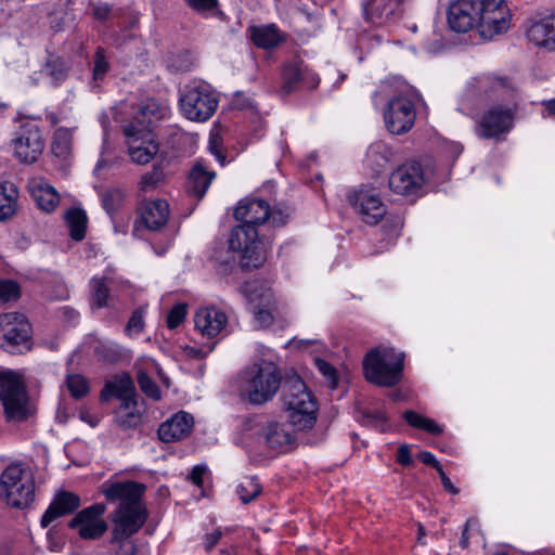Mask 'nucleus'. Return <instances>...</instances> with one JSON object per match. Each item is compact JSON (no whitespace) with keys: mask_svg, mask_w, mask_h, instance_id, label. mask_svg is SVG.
Segmentation results:
<instances>
[{"mask_svg":"<svg viewBox=\"0 0 555 555\" xmlns=\"http://www.w3.org/2000/svg\"><path fill=\"white\" fill-rule=\"evenodd\" d=\"M291 209L286 206L270 207L260 198H244L234 209V218L242 222L232 229L229 237V248L241 254L240 267L243 271L262 267L267 260L268 248L259 238L257 227L269 221L272 227L286 224Z\"/></svg>","mask_w":555,"mask_h":555,"instance_id":"1","label":"nucleus"},{"mask_svg":"<svg viewBox=\"0 0 555 555\" xmlns=\"http://www.w3.org/2000/svg\"><path fill=\"white\" fill-rule=\"evenodd\" d=\"M447 17L453 31L476 29L482 39L491 40L509 29L512 13L505 0H453Z\"/></svg>","mask_w":555,"mask_h":555,"instance_id":"2","label":"nucleus"},{"mask_svg":"<svg viewBox=\"0 0 555 555\" xmlns=\"http://www.w3.org/2000/svg\"><path fill=\"white\" fill-rule=\"evenodd\" d=\"M145 486L135 481H112L103 485V494L116 508L109 514L114 539L131 538L149 518L142 500Z\"/></svg>","mask_w":555,"mask_h":555,"instance_id":"3","label":"nucleus"},{"mask_svg":"<svg viewBox=\"0 0 555 555\" xmlns=\"http://www.w3.org/2000/svg\"><path fill=\"white\" fill-rule=\"evenodd\" d=\"M282 405L289 424L297 430H309L317 423L318 401L304 380L294 375L282 385Z\"/></svg>","mask_w":555,"mask_h":555,"instance_id":"4","label":"nucleus"},{"mask_svg":"<svg viewBox=\"0 0 555 555\" xmlns=\"http://www.w3.org/2000/svg\"><path fill=\"white\" fill-rule=\"evenodd\" d=\"M404 353L392 347L371 349L363 359V372L367 382L380 387H393L400 383Z\"/></svg>","mask_w":555,"mask_h":555,"instance_id":"5","label":"nucleus"},{"mask_svg":"<svg viewBox=\"0 0 555 555\" xmlns=\"http://www.w3.org/2000/svg\"><path fill=\"white\" fill-rule=\"evenodd\" d=\"M0 498L12 508H28L35 501V478L24 463L9 465L0 475Z\"/></svg>","mask_w":555,"mask_h":555,"instance_id":"6","label":"nucleus"},{"mask_svg":"<svg viewBox=\"0 0 555 555\" xmlns=\"http://www.w3.org/2000/svg\"><path fill=\"white\" fill-rule=\"evenodd\" d=\"M281 382L278 367L272 362H261L245 371L242 396L250 404L261 405L275 396Z\"/></svg>","mask_w":555,"mask_h":555,"instance_id":"7","label":"nucleus"},{"mask_svg":"<svg viewBox=\"0 0 555 555\" xmlns=\"http://www.w3.org/2000/svg\"><path fill=\"white\" fill-rule=\"evenodd\" d=\"M0 400L11 422H24L33 414L23 377L13 371H0Z\"/></svg>","mask_w":555,"mask_h":555,"instance_id":"8","label":"nucleus"},{"mask_svg":"<svg viewBox=\"0 0 555 555\" xmlns=\"http://www.w3.org/2000/svg\"><path fill=\"white\" fill-rule=\"evenodd\" d=\"M179 103L188 119L203 122L215 114L219 100L208 85L194 83L185 87Z\"/></svg>","mask_w":555,"mask_h":555,"instance_id":"9","label":"nucleus"},{"mask_svg":"<svg viewBox=\"0 0 555 555\" xmlns=\"http://www.w3.org/2000/svg\"><path fill=\"white\" fill-rule=\"evenodd\" d=\"M420 99V93L412 90L408 94H398L387 102L384 120L389 132L403 134L412 129L416 119L415 101Z\"/></svg>","mask_w":555,"mask_h":555,"instance_id":"10","label":"nucleus"},{"mask_svg":"<svg viewBox=\"0 0 555 555\" xmlns=\"http://www.w3.org/2000/svg\"><path fill=\"white\" fill-rule=\"evenodd\" d=\"M31 326L23 314L9 312L0 315V346L11 353L29 350Z\"/></svg>","mask_w":555,"mask_h":555,"instance_id":"11","label":"nucleus"},{"mask_svg":"<svg viewBox=\"0 0 555 555\" xmlns=\"http://www.w3.org/2000/svg\"><path fill=\"white\" fill-rule=\"evenodd\" d=\"M514 111L511 107L492 106L476 121L475 132L481 139L502 140L513 128Z\"/></svg>","mask_w":555,"mask_h":555,"instance_id":"12","label":"nucleus"},{"mask_svg":"<svg viewBox=\"0 0 555 555\" xmlns=\"http://www.w3.org/2000/svg\"><path fill=\"white\" fill-rule=\"evenodd\" d=\"M475 92L489 100L514 103L517 98V88L513 80L496 74H483L474 78Z\"/></svg>","mask_w":555,"mask_h":555,"instance_id":"13","label":"nucleus"},{"mask_svg":"<svg viewBox=\"0 0 555 555\" xmlns=\"http://www.w3.org/2000/svg\"><path fill=\"white\" fill-rule=\"evenodd\" d=\"M105 505L96 503L77 513L68 522V527L76 529L81 539L95 540L101 538L107 530V524L102 519L105 513Z\"/></svg>","mask_w":555,"mask_h":555,"instance_id":"14","label":"nucleus"},{"mask_svg":"<svg viewBox=\"0 0 555 555\" xmlns=\"http://www.w3.org/2000/svg\"><path fill=\"white\" fill-rule=\"evenodd\" d=\"M425 184L423 166L415 160L399 166L389 177V188L400 195H416Z\"/></svg>","mask_w":555,"mask_h":555,"instance_id":"15","label":"nucleus"},{"mask_svg":"<svg viewBox=\"0 0 555 555\" xmlns=\"http://www.w3.org/2000/svg\"><path fill=\"white\" fill-rule=\"evenodd\" d=\"M127 138L128 153L132 162L139 165L150 163L158 152V143L153 131H138L134 126H124Z\"/></svg>","mask_w":555,"mask_h":555,"instance_id":"16","label":"nucleus"},{"mask_svg":"<svg viewBox=\"0 0 555 555\" xmlns=\"http://www.w3.org/2000/svg\"><path fill=\"white\" fill-rule=\"evenodd\" d=\"M13 144L17 159L25 164H33L42 154L44 140L37 126L26 124L21 126Z\"/></svg>","mask_w":555,"mask_h":555,"instance_id":"17","label":"nucleus"},{"mask_svg":"<svg viewBox=\"0 0 555 555\" xmlns=\"http://www.w3.org/2000/svg\"><path fill=\"white\" fill-rule=\"evenodd\" d=\"M320 83V77L308 68L304 62L287 63L283 68L282 92L289 94L294 91L306 89L313 90Z\"/></svg>","mask_w":555,"mask_h":555,"instance_id":"18","label":"nucleus"},{"mask_svg":"<svg viewBox=\"0 0 555 555\" xmlns=\"http://www.w3.org/2000/svg\"><path fill=\"white\" fill-rule=\"evenodd\" d=\"M348 199L367 224L374 225L378 223L386 214L385 205L380 198L370 191H354L348 196Z\"/></svg>","mask_w":555,"mask_h":555,"instance_id":"19","label":"nucleus"},{"mask_svg":"<svg viewBox=\"0 0 555 555\" xmlns=\"http://www.w3.org/2000/svg\"><path fill=\"white\" fill-rule=\"evenodd\" d=\"M168 105L154 99L141 102L133 118L125 126H134L138 131H153L155 125L169 115Z\"/></svg>","mask_w":555,"mask_h":555,"instance_id":"20","label":"nucleus"},{"mask_svg":"<svg viewBox=\"0 0 555 555\" xmlns=\"http://www.w3.org/2000/svg\"><path fill=\"white\" fill-rule=\"evenodd\" d=\"M526 36L535 47L555 52V14L530 20Z\"/></svg>","mask_w":555,"mask_h":555,"instance_id":"21","label":"nucleus"},{"mask_svg":"<svg viewBox=\"0 0 555 555\" xmlns=\"http://www.w3.org/2000/svg\"><path fill=\"white\" fill-rule=\"evenodd\" d=\"M258 436L268 448L280 452H286L295 442V436L286 424L275 421L263 424Z\"/></svg>","mask_w":555,"mask_h":555,"instance_id":"22","label":"nucleus"},{"mask_svg":"<svg viewBox=\"0 0 555 555\" xmlns=\"http://www.w3.org/2000/svg\"><path fill=\"white\" fill-rule=\"evenodd\" d=\"M194 425L193 416L184 411L178 412L171 418L160 424L158 437L164 442H173L190 435Z\"/></svg>","mask_w":555,"mask_h":555,"instance_id":"23","label":"nucleus"},{"mask_svg":"<svg viewBox=\"0 0 555 555\" xmlns=\"http://www.w3.org/2000/svg\"><path fill=\"white\" fill-rule=\"evenodd\" d=\"M227 322V314L215 307L202 308L194 315L195 328L208 338L216 337L224 328Z\"/></svg>","mask_w":555,"mask_h":555,"instance_id":"24","label":"nucleus"},{"mask_svg":"<svg viewBox=\"0 0 555 555\" xmlns=\"http://www.w3.org/2000/svg\"><path fill=\"white\" fill-rule=\"evenodd\" d=\"M215 178L216 172L208 169L206 162L203 158L196 159L188 176V193L197 199H202Z\"/></svg>","mask_w":555,"mask_h":555,"instance_id":"25","label":"nucleus"},{"mask_svg":"<svg viewBox=\"0 0 555 555\" xmlns=\"http://www.w3.org/2000/svg\"><path fill=\"white\" fill-rule=\"evenodd\" d=\"M51 154L56 166L66 172L73 159V129L60 127L54 131L51 141Z\"/></svg>","mask_w":555,"mask_h":555,"instance_id":"26","label":"nucleus"},{"mask_svg":"<svg viewBox=\"0 0 555 555\" xmlns=\"http://www.w3.org/2000/svg\"><path fill=\"white\" fill-rule=\"evenodd\" d=\"M80 506V498L68 491L57 493L41 517V527L47 528L53 520L76 511Z\"/></svg>","mask_w":555,"mask_h":555,"instance_id":"27","label":"nucleus"},{"mask_svg":"<svg viewBox=\"0 0 555 555\" xmlns=\"http://www.w3.org/2000/svg\"><path fill=\"white\" fill-rule=\"evenodd\" d=\"M169 204L165 199L146 201L140 208V218L146 229L160 230L169 219Z\"/></svg>","mask_w":555,"mask_h":555,"instance_id":"28","label":"nucleus"},{"mask_svg":"<svg viewBox=\"0 0 555 555\" xmlns=\"http://www.w3.org/2000/svg\"><path fill=\"white\" fill-rule=\"evenodd\" d=\"M253 314L261 328H267L282 319L281 307L270 293L261 295L259 302L253 306Z\"/></svg>","mask_w":555,"mask_h":555,"instance_id":"29","label":"nucleus"},{"mask_svg":"<svg viewBox=\"0 0 555 555\" xmlns=\"http://www.w3.org/2000/svg\"><path fill=\"white\" fill-rule=\"evenodd\" d=\"M249 30L253 43L264 50L273 49L286 39V35L275 24L253 26Z\"/></svg>","mask_w":555,"mask_h":555,"instance_id":"30","label":"nucleus"},{"mask_svg":"<svg viewBox=\"0 0 555 555\" xmlns=\"http://www.w3.org/2000/svg\"><path fill=\"white\" fill-rule=\"evenodd\" d=\"M30 194L37 206L46 212L54 210L60 203V195L56 190L44 181L33 182Z\"/></svg>","mask_w":555,"mask_h":555,"instance_id":"31","label":"nucleus"},{"mask_svg":"<svg viewBox=\"0 0 555 555\" xmlns=\"http://www.w3.org/2000/svg\"><path fill=\"white\" fill-rule=\"evenodd\" d=\"M133 391H135V386L131 376L124 373L105 383L100 393V400L105 402L112 397L120 399Z\"/></svg>","mask_w":555,"mask_h":555,"instance_id":"32","label":"nucleus"},{"mask_svg":"<svg viewBox=\"0 0 555 555\" xmlns=\"http://www.w3.org/2000/svg\"><path fill=\"white\" fill-rule=\"evenodd\" d=\"M17 190L13 184H0V221H7L16 214Z\"/></svg>","mask_w":555,"mask_h":555,"instance_id":"33","label":"nucleus"},{"mask_svg":"<svg viewBox=\"0 0 555 555\" xmlns=\"http://www.w3.org/2000/svg\"><path fill=\"white\" fill-rule=\"evenodd\" d=\"M87 215L80 208H72L66 212L69 235L74 241H82L87 230Z\"/></svg>","mask_w":555,"mask_h":555,"instance_id":"34","label":"nucleus"},{"mask_svg":"<svg viewBox=\"0 0 555 555\" xmlns=\"http://www.w3.org/2000/svg\"><path fill=\"white\" fill-rule=\"evenodd\" d=\"M94 353L99 360L115 364L121 361L127 354L126 350L115 341H100L94 348Z\"/></svg>","mask_w":555,"mask_h":555,"instance_id":"35","label":"nucleus"},{"mask_svg":"<svg viewBox=\"0 0 555 555\" xmlns=\"http://www.w3.org/2000/svg\"><path fill=\"white\" fill-rule=\"evenodd\" d=\"M109 288L104 278H92L90 280V304L92 309L107 307Z\"/></svg>","mask_w":555,"mask_h":555,"instance_id":"36","label":"nucleus"},{"mask_svg":"<svg viewBox=\"0 0 555 555\" xmlns=\"http://www.w3.org/2000/svg\"><path fill=\"white\" fill-rule=\"evenodd\" d=\"M102 207L112 217L124 205L126 192L120 188H109L100 193Z\"/></svg>","mask_w":555,"mask_h":555,"instance_id":"37","label":"nucleus"},{"mask_svg":"<svg viewBox=\"0 0 555 555\" xmlns=\"http://www.w3.org/2000/svg\"><path fill=\"white\" fill-rule=\"evenodd\" d=\"M43 70L51 78L52 85L56 87L67 78L69 65L64 59L52 56L47 61Z\"/></svg>","mask_w":555,"mask_h":555,"instance_id":"38","label":"nucleus"},{"mask_svg":"<svg viewBox=\"0 0 555 555\" xmlns=\"http://www.w3.org/2000/svg\"><path fill=\"white\" fill-rule=\"evenodd\" d=\"M403 417L405 422L414 428L425 430L433 435H440L442 433L441 426L434 420L427 418L414 411H405Z\"/></svg>","mask_w":555,"mask_h":555,"instance_id":"39","label":"nucleus"},{"mask_svg":"<svg viewBox=\"0 0 555 555\" xmlns=\"http://www.w3.org/2000/svg\"><path fill=\"white\" fill-rule=\"evenodd\" d=\"M236 492L242 503L247 504L261 493V486L256 477H245L237 486Z\"/></svg>","mask_w":555,"mask_h":555,"instance_id":"40","label":"nucleus"},{"mask_svg":"<svg viewBox=\"0 0 555 555\" xmlns=\"http://www.w3.org/2000/svg\"><path fill=\"white\" fill-rule=\"evenodd\" d=\"M66 385L70 396L75 399L87 396L90 389L87 378L80 374L68 375Z\"/></svg>","mask_w":555,"mask_h":555,"instance_id":"41","label":"nucleus"},{"mask_svg":"<svg viewBox=\"0 0 555 555\" xmlns=\"http://www.w3.org/2000/svg\"><path fill=\"white\" fill-rule=\"evenodd\" d=\"M115 421L121 429H133L141 424L142 415L138 409L115 412Z\"/></svg>","mask_w":555,"mask_h":555,"instance_id":"42","label":"nucleus"},{"mask_svg":"<svg viewBox=\"0 0 555 555\" xmlns=\"http://www.w3.org/2000/svg\"><path fill=\"white\" fill-rule=\"evenodd\" d=\"M137 379L141 391L145 396L154 400L160 399V389L157 386V384L149 376L147 373H145L144 371H140L138 373Z\"/></svg>","mask_w":555,"mask_h":555,"instance_id":"43","label":"nucleus"},{"mask_svg":"<svg viewBox=\"0 0 555 555\" xmlns=\"http://www.w3.org/2000/svg\"><path fill=\"white\" fill-rule=\"evenodd\" d=\"M144 315H145V308L139 307L137 308L125 328V332L129 336L139 335L143 332L144 328Z\"/></svg>","mask_w":555,"mask_h":555,"instance_id":"44","label":"nucleus"},{"mask_svg":"<svg viewBox=\"0 0 555 555\" xmlns=\"http://www.w3.org/2000/svg\"><path fill=\"white\" fill-rule=\"evenodd\" d=\"M314 363L320 373L326 378L330 388L335 389L338 385V374L336 369L331 363L320 358H315Z\"/></svg>","mask_w":555,"mask_h":555,"instance_id":"45","label":"nucleus"},{"mask_svg":"<svg viewBox=\"0 0 555 555\" xmlns=\"http://www.w3.org/2000/svg\"><path fill=\"white\" fill-rule=\"evenodd\" d=\"M109 65L105 59L104 50L98 48L94 60H93V69H92V78L94 81L102 80L106 73L108 72Z\"/></svg>","mask_w":555,"mask_h":555,"instance_id":"46","label":"nucleus"},{"mask_svg":"<svg viewBox=\"0 0 555 555\" xmlns=\"http://www.w3.org/2000/svg\"><path fill=\"white\" fill-rule=\"evenodd\" d=\"M186 317V306L178 304L169 311L167 315V326L172 330L178 327Z\"/></svg>","mask_w":555,"mask_h":555,"instance_id":"47","label":"nucleus"},{"mask_svg":"<svg viewBox=\"0 0 555 555\" xmlns=\"http://www.w3.org/2000/svg\"><path fill=\"white\" fill-rule=\"evenodd\" d=\"M20 296L18 285L10 280H0V300L9 301Z\"/></svg>","mask_w":555,"mask_h":555,"instance_id":"48","label":"nucleus"},{"mask_svg":"<svg viewBox=\"0 0 555 555\" xmlns=\"http://www.w3.org/2000/svg\"><path fill=\"white\" fill-rule=\"evenodd\" d=\"M112 543H116L117 550L115 555H137L138 548L130 538L114 539L112 537Z\"/></svg>","mask_w":555,"mask_h":555,"instance_id":"49","label":"nucleus"},{"mask_svg":"<svg viewBox=\"0 0 555 555\" xmlns=\"http://www.w3.org/2000/svg\"><path fill=\"white\" fill-rule=\"evenodd\" d=\"M163 179V171L158 167H154L152 171L145 173L141 179V188L146 191L154 189Z\"/></svg>","mask_w":555,"mask_h":555,"instance_id":"50","label":"nucleus"},{"mask_svg":"<svg viewBox=\"0 0 555 555\" xmlns=\"http://www.w3.org/2000/svg\"><path fill=\"white\" fill-rule=\"evenodd\" d=\"M390 93V86L387 83H380L372 94V101L375 106L382 105Z\"/></svg>","mask_w":555,"mask_h":555,"instance_id":"51","label":"nucleus"},{"mask_svg":"<svg viewBox=\"0 0 555 555\" xmlns=\"http://www.w3.org/2000/svg\"><path fill=\"white\" fill-rule=\"evenodd\" d=\"M396 461L402 466H411L413 464V459L411 455V451L408 444H401L398 448Z\"/></svg>","mask_w":555,"mask_h":555,"instance_id":"52","label":"nucleus"},{"mask_svg":"<svg viewBox=\"0 0 555 555\" xmlns=\"http://www.w3.org/2000/svg\"><path fill=\"white\" fill-rule=\"evenodd\" d=\"M418 460L425 465L434 467L437 472L441 470L442 465L436 456L429 451H421L417 455Z\"/></svg>","mask_w":555,"mask_h":555,"instance_id":"53","label":"nucleus"},{"mask_svg":"<svg viewBox=\"0 0 555 555\" xmlns=\"http://www.w3.org/2000/svg\"><path fill=\"white\" fill-rule=\"evenodd\" d=\"M121 401L119 408L116 410V412H122L127 410H134L137 409V392L133 391V393H129L125 396L124 398L119 399Z\"/></svg>","mask_w":555,"mask_h":555,"instance_id":"54","label":"nucleus"},{"mask_svg":"<svg viewBox=\"0 0 555 555\" xmlns=\"http://www.w3.org/2000/svg\"><path fill=\"white\" fill-rule=\"evenodd\" d=\"M222 537L220 529H216L210 533H207L204 539V546L207 552L211 551L215 545L219 542Z\"/></svg>","mask_w":555,"mask_h":555,"instance_id":"55","label":"nucleus"},{"mask_svg":"<svg viewBox=\"0 0 555 555\" xmlns=\"http://www.w3.org/2000/svg\"><path fill=\"white\" fill-rule=\"evenodd\" d=\"M186 3L196 11H206L212 9L217 0H185Z\"/></svg>","mask_w":555,"mask_h":555,"instance_id":"56","label":"nucleus"},{"mask_svg":"<svg viewBox=\"0 0 555 555\" xmlns=\"http://www.w3.org/2000/svg\"><path fill=\"white\" fill-rule=\"evenodd\" d=\"M206 473V467L203 465H196L192 468V472L190 474L191 481L197 486L201 487L203 485V476Z\"/></svg>","mask_w":555,"mask_h":555,"instance_id":"57","label":"nucleus"},{"mask_svg":"<svg viewBox=\"0 0 555 555\" xmlns=\"http://www.w3.org/2000/svg\"><path fill=\"white\" fill-rule=\"evenodd\" d=\"M438 474L440 476L441 483H442V487L444 488V490L452 494H457L459 489L453 486L450 478L446 475L443 468H441V470H439Z\"/></svg>","mask_w":555,"mask_h":555,"instance_id":"58","label":"nucleus"},{"mask_svg":"<svg viewBox=\"0 0 555 555\" xmlns=\"http://www.w3.org/2000/svg\"><path fill=\"white\" fill-rule=\"evenodd\" d=\"M364 416L367 418H372V421L375 423L384 424L387 422L386 413L382 410H375L373 412H367L364 414Z\"/></svg>","mask_w":555,"mask_h":555,"instance_id":"59","label":"nucleus"},{"mask_svg":"<svg viewBox=\"0 0 555 555\" xmlns=\"http://www.w3.org/2000/svg\"><path fill=\"white\" fill-rule=\"evenodd\" d=\"M209 151L212 155L216 156V158L221 163V165L224 164L225 156L222 154L221 150L218 147L215 140L209 141Z\"/></svg>","mask_w":555,"mask_h":555,"instance_id":"60","label":"nucleus"},{"mask_svg":"<svg viewBox=\"0 0 555 555\" xmlns=\"http://www.w3.org/2000/svg\"><path fill=\"white\" fill-rule=\"evenodd\" d=\"M542 105L544 106L547 116H552L555 118V98L551 99V100L543 101Z\"/></svg>","mask_w":555,"mask_h":555,"instance_id":"61","label":"nucleus"},{"mask_svg":"<svg viewBox=\"0 0 555 555\" xmlns=\"http://www.w3.org/2000/svg\"><path fill=\"white\" fill-rule=\"evenodd\" d=\"M242 292L248 298V301L250 304H254V301H255L254 294L256 293V289H251V286L249 284H246L242 287Z\"/></svg>","mask_w":555,"mask_h":555,"instance_id":"62","label":"nucleus"},{"mask_svg":"<svg viewBox=\"0 0 555 555\" xmlns=\"http://www.w3.org/2000/svg\"><path fill=\"white\" fill-rule=\"evenodd\" d=\"M80 418L87 423H89L92 427H95L99 423V418L96 417H90L88 413L81 412Z\"/></svg>","mask_w":555,"mask_h":555,"instance_id":"63","label":"nucleus"},{"mask_svg":"<svg viewBox=\"0 0 555 555\" xmlns=\"http://www.w3.org/2000/svg\"><path fill=\"white\" fill-rule=\"evenodd\" d=\"M468 539H469V535H468V526L465 525L464 527V530L462 532V537H461V541H460V544L462 547H467L468 546Z\"/></svg>","mask_w":555,"mask_h":555,"instance_id":"64","label":"nucleus"}]
</instances>
